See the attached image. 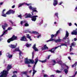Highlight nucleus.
<instances>
[{
    "label": "nucleus",
    "mask_w": 77,
    "mask_h": 77,
    "mask_svg": "<svg viewBox=\"0 0 77 77\" xmlns=\"http://www.w3.org/2000/svg\"><path fill=\"white\" fill-rule=\"evenodd\" d=\"M4 26L5 27H7V26H8V24H7L6 23H4Z\"/></svg>",
    "instance_id": "obj_46"
},
{
    "label": "nucleus",
    "mask_w": 77,
    "mask_h": 77,
    "mask_svg": "<svg viewBox=\"0 0 77 77\" xmlns=\"http://www.w3.org/2000/svg\"><path fill=\"white\" fill-rule=\"evenodd\" d=\"M63 3V2H60V3H59V5H61V4H62Z\"/></svg>",
    "instance_id": "obj_57"
},
{
    "label": "nucleus",
    "mask_w": 77,
    "mask_h": 77,
    "mask_svg": "<svg viewBox=\"0 0 77 77\" xmlns=\"http://www.w3.org/2000/svg\"><path fill=\"white\" fill-rule=\"evenodd\" d=\"M61 41L62 40L60 38L57 39L56 40H55V42L56 43H57V42H61Z\"/></svg>",
    "instance_id": "obj_21"
},
{
    "label": "nucleus",
    "mask_w": 77,
    "mask_h": 77,
    "mask_svg": "<svg viewBox=\"0 0 77 77\" xmlns=\"http://www.w3.org/2000/svg\"><path fill=\"white\" fill-rule=\"evenodd\" d=\"M67 37H66V36H65V37H64V38H63V39H64V40H65L66 38H67Z\"/></svg>",
    "instance_id": "obj_48"
},
{
    "label": "nucleus",
    "mask_w": 77,
    "mask_h": 77,
    "mask_svg": "<svg viewBox=\"0 0 77 77\" xmlns=\"http://www.w3.org/2000/svg\"><path fill=\"white\" fill-rule=\"evenodd\" d=\"M69 42H70V40H68L67 41V42H65V44H67V43H69Z\"/></svg>",
    "instance_id": "obj_35"
},
{
    "label": "nucleus",
    "mask_w": 77,
    "mask_h": 77,
    "mask_svg": "<svg viewBox=\"0 0 77 77\" xmlns=\"http://www.w3.org/2000/svg\"><path fill=\"white\" fill-rule=\"evenodd\" d=\"M11 8H15V5H14L13 6H12Z\"/></svg>",
    "instance_id": "obj_61"
},
{
    "label": "nucleus",
    "mask_w": 77,
    "mask_h": 77,
    "mask_svg": "<svg viewBox=\"0 0 77 77\" xmlns=\"http://www.w3.org/2000/svg\"><path fill=\"white\" fill-rule=\"evenodd\" d=\"M70 54H71V55H72V54L73 55V54H74V53H70Z\"/></svg>",
    "instance_id": "obj_64"
},
{
    "label": "nucleus",
    "mask_w": 77,
    "mask_h": 77,
    "mask_svg": "<svg viewBox=\"0 0 77 77\" xmlns=\"http://www.w3.org/2000/svg\"><path fill=\"white\" fill-rule=\"evenodd\" d=\"M2 51H0V56H2Z\"/></svg>",
    "instance_id": "obj_59"
},
{
    "label": "nucleus",
    "mask_w": 77,
    "mask_h": 77,
    "mask_svg": "<svg viewBox=\"0 0 77 77\" xmlns=\"http://www.w3.org/2000/svg\"><path fill=\"white\" fill-rule=\"evenodd\" d=\"M29 61H28V58L27 57L25 58L24 62L25 64H28L29 65V64H30V63H31V64H33V63H34L35 61L33 59H29Z\"/></svg>",
    "instance_id": "obj_3"
},
{
    "label": "nucleus",
    "mask_w": 77,
    "mask_h": 77,
    "mask_svg": "<svg viewBox=\"0 0 77 77\" xmlns=\"http://www.w3.org/2000/svg\"><path fill=\"white\" fill-rule=\"evenodd\" d=\"M77 62L75 63L74 64L72 65V68H74V66H77Z\"/></svg>",
    "instance_id": "obj_26"
},
{
    "label": "nucleus",
    "mask_w": 77,
    "mask_h": 77,
    "mask_svg": "<svg viewBox=\"0 0 77 77\" xmlns=\"http://www.w3.org/2000/svg\"><path fill=\"white\" fill-rule=\"evenodd\" d=\"M15 73H17V71H14L13 72V74H15Z\"/></svg>",
    "instance_id": "obj_52"
},
{
    "label": "nucleus",
    "mask_w": 77,
    "mask_h": 77,
    "mask_svg": "<svg viewBox=\"0 0 77 77\" xmlns=\"http://www.w3.org/2000/svg\"><path fill=\"white\" fill-rule=\"evenodd\" d=\"M24 5V3L20 4H19V5L18 8H20L21 7V6H22V5Z\"/></svg>",
    "instance_id": "obj_34"
},
{
    "label": "nucleus",
    "mask_w": 77,
    "mask_h": 77,
    "mask_svg": "<svg viewBox=\"0 0 77 77\" xmlns=\"http://www.w3.org/2000/svg\"><path fill=\"white\" fill-rule=\"evenodd\" d=\"M48 48L47 46V45H44L43 47L42 48V50H48Z\"/></svg>",
    "instance_id": "obj_12"
},
{
    "label": "nucleus",
    "mask_w": 77,
    "mask_h": 77,
    "mask_svg": "<svg viewBox=\"0 0 77 77\" xmlns=\"http://www.w3.org/2000/svg\"><path fill=\"white\" fill-rule=\"evenodd\" d=\"M50 56H51V55H50L48 56L47 58L48 59H50Z\"/></svg>",
    "instance_id": "obj_50"
},
{
    "label": "nucleus",
    "mask_w": 77,
    "mask_h": 77,
    "mask_svg": "<svg viewBox=\"0 0 77 77\" xmlns=\"http://www.w3.org/2000/svg\"><path fill=\"white\" fill-rule=\"evenodd\" d=\"M57 48H56V47L54 48L51 49V50H49V51H50L51 53H54V51Z\"/></svg>",
    "instance_id": "obj_14"
},
{
    "label": "nucleus",
    "mask_w": 77,
    "mask_h": 77,
    "mask_svg": "<svg viewBox=\"0 0 77 77\" xmlns=\"http://www.w3.org/2000/svg\"><path fill=\"white\" fill-rule=\"evenodd\" d=\"M26 47H30V46H31V44L26 43Z\"/></svg>",
    "instance_id": "obj_27"
},
{
    "label": "nucleus",
    "mask_w": 77,
    "mask_h": 77,
    "mask_svg": "<svg viewBox=\"0 0 77 77\" xmlns=\"http://www.w3.org/2000/svg\"><path fill=\"white\" fill-rule=\"evenodd\" d=\"M12 68L11 65L8 64L7 66V71L4 70L3 72H1L0 74H2L0 75V77H6L7 76L8 74V71Z\"/></svg>",
    "instance_id": "obj_1"
},
{
    "label": "nucleus",
    "mask_w": 77,
    "mask_h": 77,
    "mask_svg": "<svg viewBox=\"0 0 77 77\" xmlns=\"http://www.w3.org/2000/svg\"><path fill=\"white\" fill-rule=\"evenodd\" d=\"M56 72H57V73H60L61 72V71H60V70H57L56 71Z\"/></svg>",
    "instance_id": "obj_36"
},
{
    "label": "nucleus",
    "mask_w": 77,
    "mask_h": 77,
    "mask_svg": "<svg viewBox=\"0 0 77 77\" xmlns=\"http://www.w3.org/2000/svg\"><path fill=\"white\" fill-rule=\"evenodd\" d=\"M54 77V75H51V77Z\"/></svg>",
    "instance_id": "obj_55"
},
{
    "label": "nucleus",
    "mask_w": 77,
    "mask_h": 77,
    "mask_svg": "<svg viewBox=\"0 0 77 77\" xmlns=\"http://www.w3.org/2000/svg\"><path fill=\"white\" fill-rule=\"evenodd\" d=\"M59 33H60V30H58L56 32V33L55 34V36H57V35L59 34Z\"/></svg>",
    "instance_id": "obj_23"
},
{
    "label": "nucleus",
    "mask_w": 77,
    "mask_h": 77,
    "mask_svg": "<svg viewBox=\"0 0 77 77\" xmlns=\"http://www.w3.org/2000/svg\"><path fill=\"white\" fill-rule=\"evenodd\" d=\"M58 3V1L57 0H54V2L53 5L54 6H56V5H57V4Z\"/></svg>",
    "instance_id": "obj_16"
},
{
    "label": "nucleus",
    "mask_w": 77,
    "mask_h": 77,
    "mask_svg": "<svg viewBox=\"0 0 77 77\" xmlns=\"http://www.w3.org/2000/svg\"><path fill=\"white\" fill-rule=\"evenodd\" d=\"M26 38H31V36H30V35H29V34H26Z\"/></svg>",
    "instance_id": "obj_30"
},
{
    "label": "nucleus",
    "mask_w": 77,
    "mask_h": 77,
    "mask_svg": "<svg viewBox=\"0 0 77 77\" xmlns=\"http://www.w3.org/2000/svg\"><path fill=\"white\" fill-rule=\"evenodd\" d=\"M2 27L3 30H5V28H6V26L5 25H2Z\"/></svg>",
    "instance_id": "obj_37"
},
{
    "label": "nucleus",
    "mask_w": 77,
    "mask_h": 77,
    "mask_svg": "<svg viewBox=\"0 0 77 77\" xmlns=\"http://www.w3.org/2000/svg\"><path fill=\"white\" fill-rule=\"evenodd\" d=\"M65 36H66V37H67V38L68 37V36H69V33H68V32L67 31H66Z\"/></svg>",
    "instance_id": "obj_25"
},
{
    "label": "nucleus",
    "mask_w": 77,
    "mask_h": 77,
    "mask_svg": "<svg viewBox=\"0 0 77 77\" xmlns=\"http://www.w3.org/2000/svg\"><path fill=\"white\" fill-rule=\"evenodd\" d=\"M12 55H11L9 53H7V57H8L9 59L12 58Z\"/></svg>",
    "instance_id": "obj_18"
},
{
    "label": "nucleus",
    "mask_w": 77,
    "mask_h": 77,
    "mask_svg": "<svg viewBox=\"0 0 77 77\" xmlns=\"http://www.w3.org/2000/svg\"><path fill=\"white\" fill-rule=\"evenodd\" d=\"M77 72H76L75 74V75L73 76H74L75 77V75H76V74H77Z\"/></svg>",
    "instance_id": "obj_49"
},
{
    "label": "nucleus",
    "mask_w": 77,
    "mask_h": 77,
    "mask_svg": "<svg viewBox=\"0 0 77 77\" xmlns=\"http://www.w3.org/2000/svg\"><path fill=\"white\" fill-rule=\"evenodd\" d=\"M17 76L16 75L14 74L12 76V77H17Z\"/></svg>",
    "instance_id": "obj_43"
},
{
    "label": "nucleus",
    "mask_w": 77,
    "mask_h": 77,
    "mask_svg": "<svg viewBox=\"0 0 77 77\" xmlns=\"http://www.w3.org/2000/svg\"><path fill=\"white\" fill-rule=\"evenodd\" d=\"M41 36V35H38L37 36V38H39V37H40Z\"/></svg>",
    "instance_id": "obj_62"
},
{
    "label": "nucleus",
    "mask_w": 77,
    "mask_h": 77,
    "mask_svg": "<svg viewBox=\"0 0 77 77\" xmlns=\"http://www.w3.org/2000/svg\"><path fill=\"white\" fill-rule=\"evenodd\" d=\"M35 62H34L35 64L34 65H35H35H36L37 63H38V57L36 58L35 59Z\"/></svg>",
    "instance_id": "obj_20"
},
{
    "label": "nucleus",
    "mask_w": 77,
    "mask_h": 77,
    "mask_svg": "<svg viewBox=\"0 0 77 77\" xmlns=\"http://www.w3.org/2000/svg\"><path fill=\"white\" fill-rule=\"evenodd\" d=\"M76 40H77V39L76 38H74V41H76Z\"/></svg>",
    "instance_id": "obj_60"
},
{
    "label": "nucleus",
    "mask_w": 77,
    "mask_h": 77,
    "mask_svg": "<svg viewBox=\"0 0 77 77\" xmlns=\"http://www.w3.org/2000/svg\"><path fill=\"white\" fill-rule=\"evenodd\" d=\"M27 72L24 71L22 72V74L27 76V77H30V76L27 75Z\"/></svg>",
    "instance_id": "obj_19"
},
{
    "label": "nucleus",
    "mask_w": 77,
    "mask_h": 77,
    "mask_svg": "<svg viewBox=\"0 0 77 77\" xmlns=\"http://www.w3.org/2000/svg\"><path fill=\"white\" fill-rule=\"evenodd\" d=\"M39 62H41L42 63H45L47 62V59H46L45 60H42V61H41L40 60H39Z\"/></svg>",
    "instance_id": "obj_28"
},
{
    "label": "nucleus",
    "mask_w": 77,
    "mask_h": 77,
    "mask_svg": "<svg viewBox=\"0 0 77 77\" xmlns=\"http://www.w3.org/2000/svg\"><path fill=\"white\" fill-rule=\"evenodd\" d=\"M71 45L72 46H75V45H74V43L73 42L71 44Z\"/></svg>",
    "instance_id": "obj_45"
},
{
    "label": "nucleus",
    "mask_w": 77,
    "mask_h": 77,
    "mask_svg": "<svg viewBox=\"0 0 77 77\" xmlns=\"http://www.w3.org/2000/svg\"><path fill=\"white\" fill-rule=\"evenodd\" d=\"M5 11H6V9H4L2 11V12H5Z\"/></svg>",
    "instance_id": "obj_63"
},
{
    "label": "nucleus",
    "mask_w": 77,
    "mask_h": 77,
    "mask_svg": "<svg viewBox=\"0 0 77 77\" xmlns=\"http://www.w3.org/2000/svg\"><path fill=\"white\" fill-rule=\"evenodd\" d=\"M29 9H32V15H34V14H33V13H34V12H36V13H37L38 12V11L36 10L37 8H33V7H32V6H30L29 7Z\"/></svg>",
    "instance_id": "obj_6"
},
{
    "label": "nucleus",
    "mask_w": 77,
    "mask_h": 77,
    "mask_svg": "<svg viewBox=\"0 0 77 77\" xmlns=\"http://www.w3.org/2000/svg\"><path fill=\"white\" fill-rule=\"evenodd\" d=\"M15 51H19V54L20 55V59H23V57H22V55H21V54H23V53H22V52L19 49H15Z\"/></svg>",
    "instance_id": "obj_8"
},
{
    "label": "nucleus",
    "mask_w": 77,
    "mask_h": 77,
    "mask_svg": "<svg viewBox=\"0 0 77 77\" xmlns=\"http://www.w3.org/2000/svg\"><path fill=\"white\" fill-rule=\"evenodd\" d=\"M20 40L22 41H28V40L27 39V38H26L25 36H24L21 37Z\"/></svg>",
    "instance_id": "obj_11"
},
{
    "label": "nucleus",
    "mask_w": 77,
    "mask_h": 77,
    "mask_svg": "<svg viewBox=\"0 0 77 77\" xmlns=\"http://www.w3.org/2000/svg\"><path fill=\"white\" fill-rule=\"evenodd\" d=\"M26 32H28V33H31V32H30V31H29V30H27V31H26Z\"/></svg>",
    "instance_id": "obj_54"
},
{
    "label": "nucleus",
    "mask_w": 77,
    "mask_h": 77,
    "mask_svg": "<svg viewBox=\"0 0 77 77\" xmlns=\"http://www.w3.org/2000/svg\"><path fill=\"white\" fill-rule=\"evenodd\" d=\"M57 63H60V65H62V60H59V61H57Z\"/></svg>",
    "instance_id": "obj_33"
},
{
    "label": "nucleus",
    "mask_w": 77,
    "mask_h": 77,
    "mask_svg": "<svg viewBox=\"0 0 77 77\" xmlns=\"http://www.w3.org/2000/svg\"><path fill=\"white\" fill-rule=\"evenodd\" d=\"M55 16H56V17H57V18H59V17L58 16V13H56L55 14Z\"/></svg>",
    "instance_id": "obj_31"
},
{
    "label": "nucleus",
    "mask_w": 77,
    "mask_h": 77,
    "mask_svg": "<svg viewBox=\"0 0 77 77\" xmlns=\"http://www.w3.org/2000/svg\"><path fill=\"white\" fill-rule=\"evenodd\" d=\"M9 47L11 48H16V46L14 45L11 44L9 45Z\"/></svg>",
    "instance_id": "obj_15"
},
{
    "label": "nucleus",
    "mask_w": 77,
    "mask_h": 77,
    "mask_svg": "<svg viewBox=\"0 0 77 77\" xmlns=\"http://www.w3.org/2000/svg\"><path fill=\"white\" fill-rule=\"evenodd\" d=\"M23 23H25L24 24V26L25 27H28L29 26V24L27 23V22L26 20H23L21 21L20 22V24L21 25H22L23 24Z\"/></svg>",
    "instance_id": "obj_7"
},
{
    "label": "nucleus",
    "mask_w": 77,
    "mask_h": 77,
    "mask_svg": "<svg viewBox=\"0 0 77 77\" xmlns=\"http://www.w3.org/2000/svg\"><path fill=\"white\" fill-rule=\"evenodd\" d=\"M18 17H19V18H20V19H22V16H21V14L19 15L18 16Z\"/></svg>",
    "instance_id": "obj_38"
},
{
    "label": "nucleus",
    "mask_w": 77,
    "mask_h": 77,
    "mask_svg": "<svg viewBox=\"0 0 77 77\" xmlns=\"http://www.w3.org/2000/svg\"><path fill=\"white\" fill-rule=\"evenodd\" d=\"M51 39L48 40L47 42H50V41H54V39H53V38H54V37H56V36H55V34L54 35L52 34L51 35Z\"/></svg>",
    "instance_id": "obj_9"
},
{
    "label": "nucleus",
    "mask_w": 77,
    "mask_h": 77,
    "mask_svg": "<svg viewBox=\"0 0 77 77\" xmlns=\"http://www.w3.org/2000/svg\"><path fill=\"white\" fill-rule=\"evenodd\" d=\"M61 45L62 46H66V47H67V45L66 44L62 43L61 44Z\"/></svg>",
    "instance_id": "obj_32"
},
{
    "label": "nucleus",
    "mask_w": 77,
    "mask_h": 77,
    "mask_svg": "<svg viewBox=\"0 0 77 77\" xmlns=\"http://www.w3.org/2000/svg\"><path fill=\"white\" fill-rule=\"evenodd\" d=\"M14 13H15V11H14V10H10L9 11L7 12L5 14H2V16L4 17H6V15H10V14H14Z\"/></svg>",
    "instance_id": "obj_4"
},
{
    "label": "nucleus",
    "mask_w": 77,
    "mask_h": 77,
    "mask_svg": "<svg viewBox=\"0 0 77 77\" xmlns=\"http://www.w3.org/2000/svg\"><path fill=\"white\" fill-rule=\"evenodd\" d=\"M28 67H29V68H30V67H32V66H31V65H28Z\"/></svg>",
    "instance_id": "obj_56"
},
{
    "label": "nucleus",
    "mask_w": 77,
    "mask_h": 77,
    "mask_svg": "<svg viewBox=\"0 0 77 77\" xmlns=\"http://www.w3.org/2000/svg\"><path fill=\"white\" fill-rule=\"evenodd\" d=\"M3 2H1L0 3V5H3Z\"/></svg>",
    "instance_id": "obj_58"
},
{
    "label": "nucleus",
    "mask_w": 77,
    "mask_h": 77,
    "mask_svg": "<svg viewBox=\"0 0 77 77\" xmlns=\"http://www.w3.org/2000/svg\"><path fill=\"white\" fill-rule=\"evenodd\" d=\"M64 72H65V74H68V69H64Z\"/></svg>",
    "instance_id": "obj_24"
},
{
    "label": "nucleus",
    "mask_w": 77,
    "mask_h": 77,
    "mask_svg": "<svg viewBox=\"0 0 77 77\" xmlns=\"http://www.w3.org/2000/svg\"><path fill=\"white\" fill-rule=\"evenodd\" d=\"M35 65H34L33 68H32V70H33V75H32V77H33L34 76V75L36 72H37V71L36 70H35Z\"/></svg>",
    "instance_id": "obj_10"
},
{
    "label": "nucleus",
    "mask_w": 77,
    "mask_h": 77,
    "mask_svg": "<svg viewBox=\"0 0 77 77\" xmlns=\"http://www.w3.org/2000/svg\"><path fill=\"white\" fill-rule=\"evenodd\" d=\"M9 22H10V23H11L12 25L13 26H15V25L14 24V22H13L12 20H9Z\"/></svg>",
    "instance_id": "obj_22"
},
{
    "label": "nucleus",
    "mask_w": 77,
    "mask_h": 77,
    "mask_svg": "<svg viewBox=\"0 0 77 77\" xmlns=\"http://www.w3.org/2000/svg\"><path fill=\"white\" fill-rule=\"evenodd\" d=\"M52 62H53L54 63H56V60H53Z\"/></svg>",
    "instance_id": "obj_47"
},
{
    "label": "nucleus",
    "mask_w": 77,
    "mask_h": 77,
    "mask_svg": "<svg viewBox=\"0 0 77 77\" xmlns=\"http://www.w3.org/2000/svg\"><path fill=\"white\" fill-rule=\"evenodd\" d=\"M34 54V52H32V59H33V58H34V55H33Z\"/></svg>",
    "instance_id": "obj_42"
},
{
    "label": "nucleus",
    "mask_w": 77,
    "mask_h": 77,
    "mask_svg": "<svg viewBox=\"0 0 77 77\" xmlns=\"http://www.w3.org/2000/svg\"><path fill=\"white\" fill-rule=\"evenodd\" d=\"M33 34H38V33L36 31H34L32 32Z\"/></svg>",
    "instance_id": "obj_40"
},
{
    "label": "nucleus",
    "mask_w": 77,
    "mask_h": 77,
    "mask_svg": "<svg viewBox=\"0 0 77 77\" xmlns=\"http://www.w3.org/2000/svg\"><path fill=\"white\" fill-rule=\"evenodd\" d=\"M17 36H15V35H13L11 38H9L7 40L8 43H10L11 41H13L15 40H17Z\"/></svg>",
    "instance_id": "obj_5"
},
{
    "label": "nucleus",
    "mask_w": 77,
    "mask_h": 77,
    "mask_svg": "<svg viewBox=\"0 0 77 77\" xmlns=\"http://www.w3.org/2000/svg\"><path fill=\"white\" fill-rule=\"evenodd\" d=\"M36 17H38V16L37 15L32 16V15H31L30 14H27V15L25 17L26 18H31V20L32 21H36Z\"/></svg>",
    "instance_id": "obj_2"
},
{
    "label": "nucleus",
    "mask_w": 77,
    "mask_h": 77,
    "mask_svg": "<svg viewBox=\"0 0 77 77\" xmlns=\"http://www.w3.org/2000/svg\"><path fill=\"white\" fill-rule=\"evenodd\" d=\"M62 45H60L58 46L57 47H56L55 48H59V47H62Z\"/></svg>",
    "instance_id": "obj_41"
},
{
    "label": "nucleus",
    "mask_w": 77,
    "mask_h": 77,
    "mask_svg": "<svg viewBox=\"0 0 77 77\" xmlns=\"http://www.w3.org/2000/svg\"><path fill=\"white\" fill-rule=\"evenodd\" d=\"M12 28L11 27H8L7 29V30H12Z\"/></svg>",
    "instance_id": "obj_39"
},
{
    "label": "nucleus",
    "mask_w": 77,
    "mask_h": 77,
    "mask_svg": "<svg viewBox=\"0 0 77 77\" xmlns=\"http://www.w3.org/2000/svg\"><path fill=\"white\" fill-rule=\"evenodd\" d=\"M7 32H8V30H6L5 31H4L3 34L6 35V34H7Z\"/></svg>",
    "instance_id": "obj_29"
},
{
    "label": "nucleus",
    "mask_w": 77,
    "mask_h": 77,
    "mask_svg": "<svg viewBox=\"0 0 77 77\" xmlns=\"http://www.w3.org/2000/svg\"><path fill=\"white\" fill-rule=\"evenodd\" d=\"M68 58L69 59V60H71V57H68Z\"/></svg>",
    "instance_id": "obj_53"
},
{
    "label": "nucleus",
    "mask_w": 77,
    "mask_h": 77,
    "mask_svg": "<svg viewBox=\"0 0 77 77\" xmlns=\"http://www.w3.org/2000/svg\"><path fill=\"white\" fill-rule=\"evenodd\" d=\"M43 77H48V75L47 74H45L43 75Z\"/></svg>",
    "instance_id": "obj_44"
},
{
    "label": "nucleus",
    "mask_w": 77,
    "mask_h": 77,
    "mask_svg": "<svg viewBox=\"0 0 77 77\" xmlns=\"http://www.w3.org/2000/svg\"><path fill=\"white\" fill-rule=\"evenodd\" d=\"M69 26H72V24L71 23H69Z\"/></svg>",
    "instance_id": "obj_51"
},
{
    "label": "nucleus",
    "mask_w": 77,
    "mask_h": 77,
    "mask_svg": "<svg viewBox=\"0 0 77 77\" xmlns=\"http://www.w3.org/2000/svg\"><path fill=\"white\" fill-rule=\"evenodd\" d=\"M33 49L35 51H38V49L36 47V44H34L32 47Z\"/></svg>",
    "instance_id": "obj_17"
},
{
    "label": "nucleus",
    "mask_w": 77,
    "mask_h": 77,
    "mask_svg": "<svg viewBox=\"0 0 77 77\" xmlns=\"http://www.w3.org/2000/svg\"><path fill=\"white\" fill-rule=\"evenodd\" d=\"M71 34L72 35H77V29H76L75 30H73Z\"/></svg>",
    "instance_id": "obj_13"
}]
</instances>
